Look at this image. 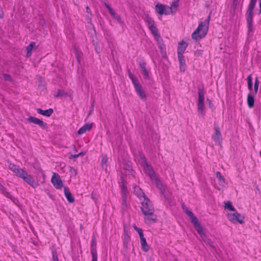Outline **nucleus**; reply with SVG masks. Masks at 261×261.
<instances>
[{"mask_svg":"<svg viewBox=\"0 0 261 261\" xmlns=\"http://www.w3.org/2000/svg\"><path fill=\"white\" fill-rule=\"evenodd\" d=\"M126 190V187L125 186L124 181H122V191L123 193L125 192V191Z\"/></svg>","mask_w":261,"mask_h":261,"instance_id":"nucleus-54","label":"nucleus"},{"mask_svg":"<svg viewBox=\"0 0 261 261\" xmlns=\"http://www.w3.org/2000/svg\"><path fill=\"white\" fill-rule=\"evenodd\" d=\"M214 129V133L212 136V138L216 144L221 145L222 139L219 127L218 125H215Z\"/></svg>","mask_w":261,"mask_h":261,"instance_id":"nucleus-8","label":"nucleus"},{"mask_svg":"<svg viewBox=\"0 0 261 261\" xmlns=\"http://www.w3.org/2000/svg\"><path fill=\"white\" fill-rule=\"evenodd\" d=\"M74 51L75 53V56H76L77 61L79 63H80V58H81L80 54L78 52V51L77 50V49L76 48H75Z\"/></svg>","mask_w":261,"mask_h":261,"instance_id":"nucleus-44","label":"nucleus"},{"mask_svg":"<svg viewBox=\"0 0 261 261\" xmlns=\"http://www.w3.org/2000/svg\"><path fill=\"white\" fill-rule=\"evenodd\" d=\"M133 227L138 232L139 236H140L141 234V235L143 234V231H142V229L137 227L135 224H134Z\"/></svg>","mask_w":261,"mask_h":261,"instance_id":"nucleus-41","label":"nucleus"},{"mask_svg":"<svg viewBox=\"0 0 261 261\" xmlns=\"http://www.w3.org/2000/svg\"><path fill=\"white\" fill-rule=\"evenodd\" d=\"M204 243L206 244L209 245L212 249H213L214 250H216V247L214 245V243L208 238L207 240H204Z\"/></svg>","mask_w":261,"mask_h":261,"instance_id":"nucleus-40","label":"nucleus"},{"mask_svg":"<svg viewBox=\"0 0 261 261\" xmlns=\"http://www.w3.org/2000/svg\"><path fill=\"white\" fill-rule=\"evenodd\" d=\"M134 86L139 97L142 100H145L146 99V95L140 83L135 84Z\"/></svg>","mask_w":261,"mask_h":261,"instance_id":"nucleus-14","label":"nucleus"},{"mask_svg":"<svg viewBox=\"0 0 261 261\" xmlns=\"http://www.w3.org/2000/svg\"><path fill=\"white\" fill-rule=\"evenodd\" d=\"M93 109H94V101L91 104L90 110L88 114V116H89L92 113V112L93 111Z\"/></svg>","mask_w":261,"mask_h":261,"instance_id":"nucleus-53","label":"nucleus"},{"mask_svg":"<svg viewBox=\"0 0 261 261\" xmlns=\"http://www.w3.org/2000/svg\"><path fill=\"white\" fill-rule=\"evenodd\" d=\"M101 2L103 3L105 6L106 7V8L108 9L110 13L111 14L114 15L115 11L113 10V9L110 6L109 4L107 3L106 1H104L103 0H100Z\"/></svg>","mask_w":261,"mask_h":261,"instance_id":"nucleus-35","label":"nucleus"},{"mask_svg":"<svg viewBox=\"0 0 261 261\" xmlns=\"http://www.w3.org/2000/svg\"><path fill=\"white\" fill-rule=\"evenodd\" d=\"M206 34H192V38L195 41H198L205 37Z\"/></svg>","mask_w":261,"mask_h":261,"instance_id":"nucleus-30","label":"nucleus"},{"mask_svg":"<svg viewBox=\"0 0 261 261\" xmlns=\"http://www.w3.org/2000/svg\"><path fill=\"white\" fill-rule=\"evenodd\" d=\"M137 190L141 191V189L139 187L135 188V192L136 194H137L139 197L142 196L143 198V200L142 201V206L141 207V211L143 214H146V213L149 212H154V208L151 201L146 197L143 192H142V196L140 195V194L137 193Z\"/></svg>","mask_w":261,"mask_h":261,"instance_id":"nucleus-1","label":"nucleus"},{"mask_svg":"<svg viewBox=\"0 0 261 261\" xmlns=\"http://www.w3.org/2000/svg\"><path fill=\"white\" fill-rule=\"evenodd\" d=\"M201 55V53L200 51H199V50L196 51L195 53V55L196 56H199Z\"/></svg>","mask_w":261,"mask_h":261,"instance_id":"nucleus-57","label":"nucleus"},{"mask_svg":"<svg viewBox=\"0 0 261 261\" xmlns=\"http://www.w3.org/2000/svg\"><path fill=\"white\" fill-rule=\"evenodd\" d=\"M1 190L3 193V194L5 196H6L7 197L10 198V199L11 200H13V197L12 195H11L10 194V193L9 192H8L7 191V189L6 188H5L3 186H2V188H1Z\"/></svg>","mask_w":261,"mask_h":261,"instance_id":"nucleus-32","label":"nucleus"},{"mask_svg":"<svg viewBox=\"0 0 261 261\" xmlns=\"http://www.w3.org/2000/svg\"><path fill=\"white\" fill-rule=\"evenodd\" d=\"M178 59L180 63V70L181 72H185L186 68L185 57L183 55H178Z\"/></svg>","mask_w":261,"mask_h":261,"instance_id":"nucleus-19","label":"nucleus"},{"mask_svg":"<svg viewBox=\"0 0 261 261\" xmlns=\"http://www.w3.org/2000/svg\"><path fill=\"white\" fill-rule=\"evenodd\" d=\"M92 259V261H97V252H91Z\"/></svg>","mask_w":261,"mask_h":261,"instance_id":"nucleus-42","label":"nucleus"},{"mask_svg":"<svg viewBox=\"0 0 261 261\" xmlns=\"http://www.w3.org/2000/svg\"><path fill=\"white\" fill-rule=\"evenodd\" d=\"M129 169L127 170V173L131 174L133 176H135V171L132 169L130 166H128Z\"/></svg>","mask_w":261,"mask_h":261,"instance_id":"nucleus-47","label":"nucleus"},{"mask_svg":"<svg viewBox=\"0 0 261 261\" xmlns=\"http://www.w3.org/2000/svg\"><path fill=\"white\" fill-rule=\"evenodd\" d=\"M37 112L38 113L43 115L44 116L49 117L52 114L54 113V110L53 109H49L46 110H43L40 108L37 109Z\"/></svg>","mask_w":261,"mask_h":261,"instance_id":"nucleus-22","label":"nucleus"},{"mask_svg":"<svg viewBox=\"0 0 261 261\" xmlns=\"http://www.w3.org/2000/svg\"><path fill=\"white\" fill-rule=\"evenodd\" d=\"M256 0H250L249 5L248 6L247 12H246V19L248 24V32H250L252 31V23L253 20V9L255 6Z\"/></svg>","mask_w":261,"mask_h":261,"instance_id":"nucleus-3","label":"nucleus"},{"mask_svg":"<svg viewBox=\"0 0 261 261\" xmlns=\"http://www.w3.org/2000/svg\"><path fill=\"white\" fill-rule=\"evenodd\" d=\"M238 4V0H233V9L235 10Z\"/></svg>","mask_w":261,"mask_h":261,"instance_id":"nucleus-52","label":"nucleus"},{"mask_svg":"<svg viewBox=\"0 0 261 261\" xmlns=\"http://www.w3.org/2000/svg\"><path fill=\"white\" fill-rule=\"evenodd\" d=\"M9 168L15 173L17 176H18L20 174L19 173H21V171L23 170V169H20L18 166L13 164H10Z\"/></svg>","mask_w":261,"mask_h":261,"instance_id":"nucleus-23","label":"nucleus"},{"mask_svg":"<svg viewBox=\"0 0 261 261\" xmlns=\"http://www.w3.org/2000/svg\"><path fill=\"white\" fill-rule=\"evenodd\" d=\"M91 252H97L96 250V239L94 235L92 237L91 244Z\"/></svg>","mask_w":261,"mask_h":261,"instance_id":"nucleus-29","label":"nucleus"},{"mask_svg":"<svg viewBox=\"0 0 261 261\" xmlns=\"http://www.w3.org/2000/svg\"><path fill=\"white\" fill-rule=\"evenodd\" d=\"M216 177L218 179L220 185L223 186L226 184L225 179L219 171L216 173Z\"/></svg>","mask_w":261,"mask_h":261,"instance_id":"nucleus-28","label":"nucleus"},{"mask_svg":"<svg viewBox=\"0 0 261 261\" xmlns=\"http://www.w3.org/2000/svg\"><path fill=\"white\" fill-rule=\"evenodd\" d=\"M28 121L30 123H33L38 125L40 127L43 129L47 128V123L44 122L42 120L32 116H30L28 118Z\"/></svg>","mask_w":261,"mask_h":261,"instance_id":"nucleus-11","label":"nucleus"},{"mask_svg":"<svg viewBox=\"0 0 261 261\" xmlns=\"http://www.w3.org/2000/svg\"><path fill=\"white\" fill-rule=\"evenodd\" d=\"M198 101L197 104V110L199 114L203 116L205 115L204 112V94L205 91L203 85L198 87Z\"/></svg>","mask_w":261,"mask_h":261,"instance_id":"nucleus-2","label":"nucleus"},{"mask_svg":"<svg viewBox=\"0 0 261 261\" xmlns=\"http://www.w3.org/2000/svg\"><path fill=\"white\" fill-rule=\"evenodd\" d=\"M227 218L232 223L238 222L240 224H243L244 223V217L237 212L228 214Z\"/></svg>","mask_w":261,"mask_h":261,"instance_id":"nucleus-6","label":"nucleus"},{"mask_svg":"<svg viewBox=\"0 0 261 261\" xmlns=\"http://www.w3.org/2000/svg\"><path fill=\"white\" fill-rule=\"evenodd\" d=\"M51 181L56 189H60L62 188L63 183L58 174L54 173Z\"/></svg>","mask_w":261,"mask_h":261,"instance_id":"nucleus-10","label":"nucleus"},{"mask_svg":"<svg viewBox=\"0 0 261 261\" xmlns=\"http://www.w3.org/2000/svg\"><path fill=\"white\" fill-rule=\"evenodd\" d=\"M165 6L164 5L161 4H158L155 6V10L156 11L160 14L163 15L164 14V9L165 8Z\"/></svg>","mask_w":261,"mask_h":261,"instance_id":"nucleus-31","label":"nucleus"},{"mask_svg":"<svg viewBox=\"0 0 261 261\" xmlns=\"http://www.w3.org/2000/svg\"><path fill=\"white\" fill-rule=\"evenodd\" d=\"M141 159L142 160L141 165L143 167L145 173L149 176L152 180H153L156 177V176L152 167L147 163L145 156H143Z\"/></svg>","mask_w":261,"mask_h":261,"instance_id":"nucleus-5","label":"nucleus"},{"mask_svg":"<svg viewBox=\"0 0 261 261\" xmlns=\"http://www.w3.org/2000/svg\"><path fill=\"white\" fill-rule=\"evenodd\" d=\"M108 161V158L106 156H103L102 160H101V164L102 165L106 164Z\"/></svg>","mask_w":261,"mask_h":261,"instance_id":"nucleus-51","label":"nucleus"},{"mask_svg":"<svg viewBox=\"0 0 261 261\" xmlns=\"http://www.w3.org/2000/svg\"><path fill=\"white\" fill-rule=\"evenodd\" d=\"M4 79L6 81H11V77L9 74H5L4 75Z\"/></svg>","mask_w":261,"mask_h":261,"instance_id":"nucleus-49","label":"nucleus"},{"mask_svg":"<svg viewBox=\"0 0 261 261\" xmlns=\"http://www.w3.org/2000/svg\"><path fill=\"white\" fill-rule=\"evenodd\" d=\"M152 180L154 181L156 186L158 189H159L161 193L162 194H164L165 191V189L164 188L163 185L162 183L160 181V180L157 177L154 178Z\"/></svg>","mask_w":261,"mask_h":261,"instance_id":"nucleus-25","label":"nucleus"},{"mask_svg":"<svg viewBox=\"0 0 261 261\" xmlns=\"http://www.w3.org/2000/svg\"><path fill=\"white\" fill-rule=\"evenodd\" d=\"M64 191L65 196L67 198V200L70 203L73 202L74 201V198L72 196L69 188L67 187H65L64 188Z\"/></svg>","mask_w":261,"mask_h":261,"instance_id":"nucleus-20","label":"nucleus"},{"mask_svg":"<svg viewBox=\"0 0 261 261\" xmlns=\"http://www.w3.org/2000/svg\"><path fill=\"white\" fill-rule=\"evenodd\" d=\"M247 80L248 83V88L249 90H251L252 89V82L251 75H248Z\"/></svg>","mask_w":261,"mask_h":261,"instance_id":"nucleus-38","label":"nucleus"},{"mask_svg":"<svg viewBox=\"0 0 261 261\" xmlns=\"http://www.w3.org/2000/svg\"><path fill=\"white\" fill-rule=\"evenodd\" d=\"M92 127V123H86L80 129L77 131V134L79 135L83 134L86 133L88 130H90Z\"/></svg>","mask_w":261,"mask_h":261,"instance_id":"nucleus-21","label":"nucleus"},{"mask_svg":"<svg viewBox=\"0 0 261 261\" xmlns=\"http://www.w3.org/2000/svg\"><path fill=\"white\" fill-rule=\"evenodd\" d=\"M126 226L125 225H124V230L125 232L124 237V241H123V244L124 246H125L126 247L127 245V243L129 240V237L126 233Z\"/></svg>","mask_w":261,"mask_h":261,"instance_id":"nucleus-34","label":"nucleus"},{"mask_svg":"<svg viewBox=\"0 0 261 261\" xmlns=\"http://www.w3.org/2000/svg\"><path fill=\"white\" fill-rule=\"evenodd\" d=\"M67 95V93L65 92L64 90L59 89L58 90L57 93L56 94H55V96L57 97H63L64 96H66Z\"/></svg>","mask_w":261,"mask_h":261,"instance_id":"nucleus-36","label":"nucleus"},{"mask_svg":"<svg viewBox=\"0 0 261 261\" xmlns=\"http://www.w3.org/2000/svg\"><path fill=\"white\" fill-rule=\"evenodd\" d=\"M188 43L184 40L180 41L178 43L177 55H183L185 50L188 47Z\"/></svg>","mask_w":261,"mask_h":261,"instance_id":"nucleus-17","label":"nucleus"},{"mask_svg":"<svg viewBox=\"0 0 261 261\" xmlns=\"http://www.w3.org/2000/svg\"><path fill=\"white\" fill-rule=\"evenodd\" d=\"M154 36V39L156 40L157 44L160 48L161 53L165 50V45L163 42V39L160 36V34H152Z\"/></svg>","mask_w":261,"mask_h":261,"instance_id":"nucleus-16","label":"nucleus"},{"mask_svg":"<svg viewBox=\"0 0 261 261\" xmlns=\"http://www.w3.org/2000/svg\"><path fill=\"white\" fill-rule=\"evenodd\" d=\"M53 261H59L58 255L56 252H53Z\"/></svg>","mask_w":261,"mask_h":261,"instance_id":"nucleus-46","label":"nucleus"},{"mask_svg":"<svg viewBox=\"0 0 261 261\" xmlns=\"http://www.w3.org/2000/svg\"><path fill=\"white\" fill-rule=\"evenodd\" d=\"M261 13V0H259V13Z\"/></svg>","mask_w":261,"mask_h":261,"instance_id":"nucleus-60","label":"nucleus"},{"mask_svg":"<svg viewBox=\"0 0 261 261\" xmlns=\"http://www.w3.org/2000/svg\"><path fill=\"white\" fill-rule=\"evenodd\" d=\"M225 208L228 209L231 211H236V208L232 205L231 202L229 201H227L225 204Z\"/></svg>","mask_w":261,"mask_h":261,"instance_id":"nucleus-33","label":"nucleus"},{"mask_svg":"<svg viewBox=\"0 0 261 261\" xmlns=\"http://www.w3.org/2000/svg\"><path fill=\"white\" fill-rule=\"evenodd\" d=\"M128 75L130 77V79L132 80V83L134 85H135V84H137L139 83L138 80L134 76V75L129 71L128 72Z\"/></svg>","mask_w":261,"mask_h":261,"instance_id":"nucleus-39","label":"nucleus"},{"mask_svg":"<svg viewBox=\"0 0 261 261\" xmlns=\"http://www.w3.org/2000/svg\"><path fill=\"white\" fill-rule=\"evenodd\" d=\"M247 105L250 108H252L254 105V98L252 95L249 93L247 95Z\"/></svg>","mask_w":261,"mask_h":261,"instance_id":"nucleus-27","label":"nucleus"},{"mask_svg":"<svg viewBox=\"0 0 261 261\" xmlns=\"http://www.w3.org/2000/svg\"><path fill=\"white\" fill-rule=\"evenodd\" d=\"M21 172V173H19V175L18 177L23 179L24 181L34 188L38 186V184L34 180L33 177L30 174H29L27 172L24 170Z\"/></svg>","mask_w":261,"mask_h":261,"instance_id":"nucleus-4","label":"nucleus"},{"mask_svg":"<svg viewBox=\"0 0 261 261\" xmlns=\"http://www.w3.org/2000/svg\"><path fill=\"white\" fill-rule=\"evenodd\" d=\"M142 72L144 75V78L146 79L149 78V74L146 68L142 70Z\"/></svg>","mask_w":261,"mask_h":261,"instance_id":"nucleus-43","label":"nucleus"},{"mask_svg":"<svg viewBox=\"0 0 261 261\" xmlns=\"http://www.w3.org/2000/svg\"><path fill=\"white\" fill-rule=\"evenodd\" d=\"M115 19L117 20L118 21H120L121 20V18L118 15V17L117 18H115Z\"/></svg>","mask_w":261,"mask_h":261,"instance_id":"nucleus-61","label":"nucleus"},{"mask_svg":"<svg viewBox=\"0 0 261 261\" xmlns=\"http://www.w3.org/2000/svg\"><path fill=\"white\" fill-rule=\"evenodd\" d=\"M33 48L37 49V46H36V43L35 42H31L29 45L26 47L27 50V56L30 57L32 54V50Z\"/></svg>","mask_w":261,"mask_h":261,"instance_id":"nucleus-24","label":"nucleus"},{"mask_svg":"<svg viewBox=\"0 0 261 261\" xmlns=\"http://www.w3.org/2000/svg\"><path fill=\"white\" fill-rule=\"evenodd\" d=\"M197 232L200 236V237L202 241L204 242V240H207L208 238L206 236L205 234L203 232V227L201 225L200 223L198 221L193 224Z\"/></svg>","mask_w":261,"mask_h":261,"instance_id":"nucleus-13","label":"nucleus"},{"mask_svg":"<svg viewBox=\"0 0 261 261\" xmlns=\"http://www.w3.org/2000/svg\"><path fill=\"white\" fill-rule=\"evenodd\" d=\"M139 65L142 70L146 68V63L143 61L140 62Z\"/></svg>","mask_w":261,"mask_h":261,"instance_id":"nucleus-48","label":"nucleus"},{"mask_svg":"<svg viewBox=\"0 0 261 261\" xmlns=\"http://www.w3.org/2000/svg\"><path fill=\"white\" fill-rule=\"evenodd\" d=\"M85 153L84 152H81L79 153V156H83V155H84L85 154Z\"/></svg>","mask_w":261,"mask_h":261,"instance_id":"nucleus-59","label":"nucleus"},{"mask_svg":"<svg viewBox=\"0 0 261 261\" xmlns=\"http://www.w3.org/2000/svg\"><path fill=\"white\" fill-rule=\"evenodd\" d=\"M93 44L95 45V50H96V51L97 54H99L100 53V48L99 47H97V42H95V40H93Z\"/></svg>","mask_w":261,"mask_h":261,"instance_id":"nucleus-45","label":"nucleus"},{"mask_svg":"<svg viewBox=\"0 0 261 261\" xmlns=\"http://www.w3.org/2000/svg\"><path fill=\"white\" fill-rule=\"evenodd\" d=\"M79 156V154H71V155H70L69 158L70 159L77 158Z\"/></svg>","mask_w":261,"mask_h":261,"instance_id":"nucleus-55","label":"nucleus"},{"mask_svg":"<svg viewBox=\"0 0 261 261\" xmlns=\"http://www.w3.org/2000/svg\"><path fill=\"white\" fill-rule=\"evenodd\" d=\"M210 18V16L209 15L204 21L201 22L199 24L198 28L193 33H200V32L207 33L208 29Z\"/></svg>","mask_w":261,"mask_h":261,"instance_id":"nucleus-7","label":"nucleus"},{"mask_svg":"<svg viewBox=\"0 0 261 261\" xmlns=\"http://www.w3.org/2000/svg\"><path fill=\"white\" fill-rule=\"evenodd\" d=\"M206 101L208 102V107L210 108L211 109H212L213 107H214V105L212 103L211 101L208 99V98H207L206 99Z\"/></svg>","mask_w":261,"mask_h":261,"instance_id":"nucleus-50","label":"nucleus"},{"mask_svg":"<svg viewBox=\"0 0 261 261\" xmlns=\"http://www.w3.org/2000/svg\"><path fill=\"white\" fill-rule=\"evenodd\" d=\"M0 261H1V260H0Z\"/></svg>","mask_w":261,"mask_h":261,"instance_id":"nucleus-62","label":"nucleus"},{"mask_svg":"<svg viewBox=\"0 0 261 261\" xmlns=\"http://www.w3.org/2000/svg\"><path fill=\"white\" fill-rule=\"evenodd\" d=\"M111 15L113 17V18H114V19H115V18H117L118 17V15L115 12H114V15L111 14Z\"/></svg>","mask_w":261,"mask_h":261,"instance_id":"nucleus-58","label":"nucleus"},{"mask_svg":"<svg viewBox=\"0 0 261 261\" xmlns=\"http://www.w3.org/2000/svg\"><path fill=\"white\" fill-rule=\"evenodd\" d=\"M154 212H149L144 214L146 217L145 218V222L147 224H150L155 223L157 221L156 217L154 214Z\"/></svg>","mask_w":261,"mask_h":261,"instance_id":"nucleus-12","label":"nucleus"},{"mask_svg":"<svg viewBox=\"0 0 261 261\" xmlns=\"http://www.w3.org/2000/svg\"><path fill=\"white\" fill-rule=\"evenodd\" d=\"M140 243L141 245L142 250L144 252H147L149 250V246L148 245L145 238L144 237V234H140Z\"/></svg>","mask_w":261,"mask_h":261,"instance_id":"nucleus-18","label":"nucleus"},{"mask_svg":"<svg viewBox=\"0 0 261 261\" xmlns=\"http://www.w3.org/2000/svg\"><path fill=\"white\" fill-rule=\"evenodd\" d=\"M147 22L148 28H149L151 33H157L158 30L154 24V22L151 19H148L147 20Z\"/></svg>","mask_w":261,"mask_h":261,"instance_id":"nucleus-26","label":"nucleus"},{"mask_svg":"<svg viewBox=\"0 0 261 261\" xmlns=\"http://www.w3.org/2000/svg\"><path fill=\"white\" fill-rule=\"evenodd\" d=\"M86 12L88 13H90L91 15V10L90 9L89 7L88 6L86 7Z\"/></svg>","mask_w":261,"mask_h":261,"instance_id":"nucleus-56","label":"nucleus"},{"mask_svg":"<svg viewBox=\"0 0 261 261\" xmlns=\"http://www.w3.org/2000/svg\"><path fill=\"white\" fill-rule=\"evenodd\" d=\"M259 82L258 79V77H256L255 79V83L254 85V94H256L258 91V85Z\"/></svg>","mask_w":261,"mask_h":261,"instance_id":"nucleus-37","label":"nucleus"},{"mask_svg":"<svg viewBox=\"0 0 261 261\" xmlns=\"http://www.w3.org/2000/svg\"><path fill=\"white\" fill-rule=\"evenodd\" d=\"M178 1L173 2L170 7L165 6L164 9V14L165 15H169L170 14L175 13L177 10L178 7Z\"/></svg>","mask_w":261,"mask_h":261,"instance_id":"nucleus-9","label":"nucleus"},{"mask_svg":"<svg viewBox=\"0 0 261 261\" xmlns=\"http://www.w3.org/2000/svg\"><path fill=\"white\" fill-rule=\"evenodd\" d=\"M181 206L182 210L186 213V214L190 217L191 221L193 223V224L198 221V220L197 219L196 217H195L193 213L191 211L188 210V208L186 206L185 203H183Z\"/></svg>","mask_w":261,"mask_h":261,"instance_id":"nucleus-15","label":"nucleus"}]
</instances>
